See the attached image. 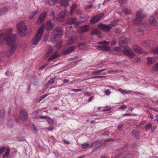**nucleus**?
Here are the masks:
<instances>
[{
	"label": "nucleus",
	"instance_id": "1",
	"mask_svg": "<svg viewBox=\"0 0 158 158\" xmlns=\"http://www.w3.org/2000/svg\"><path fill=\"white\" fill-rule=\"evenodd\" d=\"M5 36L3 38L6 45L10 46L9 52V55L12 54L15 51L17 45L16 43L17 37L15 34H10L12 32V28H10L5 31Z\"/></svg>",
	"mask_w": 158,
	"mask_h": 158
},
{
	"label": "nucleus",
	"instance_id": "2",
	"mask_svg": "<svg viewBox=\"0 0 158 158\" xmlns=\"http://www.w3.org/2000/svg\"><path fill=\"white\" fill-rule=\"evenodd\" d=\"M44 30V26L41 25L31 41V42L32 44L37 45L38 44L42 38Z\"/></svg>",
	"mask_w": 158,
	"mask_h": 158
},
{
	"label": "nucleus",
	"instance_id": "3",
	"mask_svg": "<svg viewBox=\"0 0 158 158\" xmlns=\"http://www.w3.org/2000/svg\"><path fill=\"white\" fill-rule=\"evenodd\" d=\"M18 32L19 35L25 36L27 33V27L24 23L23 21L19 22L17 25Z\"/></svg>",
	"mask_w": 158,
	"mask_h": 158
},
{
	"label": "nucleus",
	"instance_id": "4",
	"mask_svg": "<svg viewBox=\"0 0 158 158\" xmlns=\"http://www.w3.org/2000/svg\"><path fill=\"white\" fill-rule=\"evenodd\" d=\"M137 25L140 27L135 29V31L136 34L138 35L141 36L144 34V30L143 28H146L148 25L145 23H143L142 22H140L138 23Z\"/></svg>",
	"mask_w": 158,
	"mask_h": 158
},
{
	"label": "nucleus",
	"instance_id": "5",
	"mask_svg": "<svg viewBox=\"0 0 158 158\" xmlns=\"http://www.w3.org/2000/svg\"><path fill=\"white\" fill-rule=\"evenodd\" d=\"M62 32L61 28L58 27H55L53 30L52 35L53 38L52 39V41H54V40L59 38L62 35Z\"/></svg>",
	"mask_w": 158,
	"mask_h": 158
},
{
	"label": "nucleus",
	"instance_id": "6",
	"mask_svg": "<svg viewBox=\"0 0 158 158\" xmlns=\"http://www.w3.org/2000/svg\"><path fill=\"white\" fill-rule=\"evenodd\" d=\"M19 115L20 119L22 121H26L28 118L27 112L25 110H21L19 112Z\"/></svg>",
	"mask_w": 158,
	"mask_h": 158
},
{
	"label": "nucleus",
	"instance_id": "7",
	"mask_svg": "<svg viewBox=\"0 0 158 158\" xmlns=\"http://www.w3.org/2000/svg\"><path fill=\"white\" fill-rule=\"evenodd\" d=\"M123 52L125 54L128 56L130 58L133 57L135 56L134 52L128 47H125L123 50Z\"/></svg>",
	"mask_w": 158,
	"mask_h": 158
},
{
	"label": "nucleus",
	"instance_id": "8",
	"mask_svg": "<svg viewBox=\"0 0 158 158\" xmlns=\"http://www.w3.org/2000/svg\"><path fill=\"white\" fill-rule=\"evenodd\" d=\"M104 15V13H103L98 14L91 19L90 22L92 24H94L96 22L98 21Z\"/></svg>",
	"mask_w": 158,
	"mask_h": 158
},
{
	"label": "nucleus",
	"instance_id": "9",
	"mask_svg": "<svg viewBox=\"0 0 158 158\" xmlns=\"http://www.w3.org/2000/svg\"><path fill=\"white\" fill-rule=\"evenodd\" d=\"M112 26L111 25H105L102 23H100L98 25V27L101 30L105 31H108L110 30Z\"/></svg>",
	"mask_w": 158,
	"mask_h": 158
},
{
	"label": "nucleus",
	"instance_id": "10",
	"mask_svg": "<svg viewBox=\"0 0 158 158\" xmlns=\"http://www.w3.org/2000/svg\"><path fill=\"white\" fill-rule=\"evenodd\" d=\"M101 142V140H97L94 142L91 145V146L95 147V148L92 150L93 152L96 151L98 148L102 147Z\"/></svg>",
	"mask_w": 158,
	"mask_h": 158
},
{
	"label": "nucleus",
	"instance_id": "11",
	"mask_svg": "<svg viewBox=\"0 0 158 158\" xmlns=\"http://www.w3.org/2000/svg\"><path fill=\"white\" fill-rule=\"evenodd\" d=\"M128 42V39L124 37H121L119 40V45L120 46H124L127 44Z\"/></svg>",
	"mask_w": 158,
	"mask_h": 158
},
{
	"label": "nucleus",
	"instance_id": "12",
	"mask_svg": "<svg viewBox=\"0 0 158 158\" xmlns=\"http://www.w3.org/2000/svg\"><path fill=\"white\" fill-rule=\"evenodd\" d=\"M39 114L38 112L37 111H35L33 112L31 114L33 115V116L35 118L38 119H46L48 118V116H43V115H38V114Z\"/></svg>",
	"mask_w": 158,
	"mask_h": 158
},
{
	"label": "nucleus",
	"instance_id": "13",
	"mask_svg": "<svg viewBox=\"0 0 158 158\" xmlns=\"http://www.w3.org/2000/svg\"><path fill=\"white\" fill-rule=\"evenodd\" d=\"M46 15V13L45 12H44L38 17L37 19V23H40L42 22L45 19Z\"/></svg>",
	"mask_w": 158,
	"mask_h": 158
},
{
	"label": "nucleus",
	"instance_id": "14",
	"mask_svg": "<svg viewBox=\"0 0 158 158\" xmlns=\"http://www.w3.org/2000/svg\"><path fill=\"white\" fill-rule=\"evenodd\" d=\"M78 40V37L74 36L71 37L67 41V44L68 45H71L76 42Z\"/></svg>",
	"mask_w": 158,
	"mask_h": 158
},
{
	"label": "nucleus",
	"instance_id": "15",
	"mask_svg": "<svg viewBox=\"0 0 158 158\" xmlns=\"http://www.w3.org/2000/svg\"><path fill=\"white\" fill-rule=\"evenodd\" d=\"M46 30L49 31L52 30L54 27L53 23L51 20H48L46 23Z\"/></svg>",
	"mask_w": 158,
	"mask_h": 158
},
{
	"label": "nucleus",
	"instance_id": "16",
	"mask_svg": "<svg viewBox=\"0 0 158 158\" xmlns=\"http://www.w3.org/2000/svg\"><path fill=\"white\" fill-rule=\"evenodd\" d=\"M115 140V139L114 138L107 139L101 140L102 147H104L106 146L107 143L114 141Z\"/></svg>",
	"mask_w": 158,
	"mask_h": 158
},
{
	"label": "nucleus",
	"instance_id": "17",
	"mask_svg": "<svg viewBox=\"0 0 158 158\" xmlns=\"http://www.w3.org/2000/svg\"><path fill=\"white\" fill-rule=\"evenodd\" d=\"M145 17V16L143 15L142 12L141 10L138 11L136 14V18L134 19V22L137 20H140L141 19Z\"/></svg>",
	"mask_w": 158,
	"mask_h": 158
},
{
	"label": "nucleus",
	"instance_id": "18",
	"mask_svg": "<svg viewBox=\"0 0 158 158\" xmlns=\"http://www.w3.org/2000/svg\"><path fill=\"white\" fill-rule=\"evenodd\" d=\"M149 21L150 24L153 25H158V22L155 19L153 16H151L148 19Z\"/></svg>",
	"mask_w": 158,
	"mask_h": 158
},
{
	"label": "nucleus",
	"instance_id": "19",
	"mask_svg": "<svg viewBox=\"0 0 158 158\" xmlns=\"http://www.w3.org/2000/svg\"><path fill=\"white\" fill-rule=\"evenodd\" d=\"M89 29V26L87 25L81 27L80 28L79 31L80 33H84L88 31Z\"/></svg>",
	"mask_w": 158,
	"mask_h": 158
},
{
	"label": "nucleus",
	"instance_id": "20",
	"mask_svg": "<svg viewBox=\"0 0 158 158\" xmlns=\"http://www.w3.org/2000/svg\"><path fill=\"white\" fill-rule=\"evenodd\" d=\"M67 12V10H65L60 13L59 15L60 22H63L64 20V18Z\"/></svg>",
	"mask_w": 158,
	"mask_h": 158
},
{
	"label": "nucleus",
	"instance_id": "21",
	"mask_svg": "<svg viewBox=\"0 0 158 158\" xmlns=\"http://www.w3.org/2000/svg\"><path fill=\"white\" fill-rule=\"evenodd\" d=\"M75 47L74 46L69 47L66 49L64 50L63 51V53L64 54H67L75 50Z\"/></svg>",
	"mask_w": 158,
	"mask_h": 158
},
{
	"label": "nucleus",
	"instance_id": "22",
	"mask_svg": "<svg viewBox=\"0 0 158 158\" xmlns=\"http://www.w3.org/2000/svg\"><path fill=\"white\" fill-rule=\"evenodd\" d=\"M132 135L134 136L135 138L137 139H139L140 136L139 135V131L135 130H132L131 131Z\"/></svg>",
	"mask_w": 158,
	"mask_h": 158
},
{
	"label": "nucleus",
	"instance_id": "23",
	"mask_svg": "<svg viewBox=\"0 0 158 158\" xmlns=\"http://www.w3.org/2000/svg\"><path fill=\"white\" fill-rule=\"evenodd\" d=\"M60 3L62 6L66 7L69 5L68 0H60Z\"/></svg>",
	"mask_w": 158,
	"mask_h": 158
},
{
	"label": "nucleus",
	"instance_id": "24",
	"mask_svg": "<svg viewBox=\"0 0 158 158\" xmlns=\"http://www.w3.org/2000/svg\"><path fill=\"white\" fill-rule=\"evenodd\" d=\"M77 22V20L76 18L71 17L69 18L67 20V22L69 24H73Z\"/></svg>",
	"mask_w": 158,
	"mask_h": 158
},
{
	"label": "nucleus",
	"instance_id": "25",
	"mask_svg": "<svg viewBox=\"0 0 158 158\" xmlns=\"http://www.w3.org/2000/svg\"><path fill=\"white\" fill-rule=\"evenodd\" d=\"M97 48L99 49H102L103 50L107 51L110 50V48L108 45H101L98 46Z\"/></svg>",
	"mask_w": 158,
	"mask_h": 158
},
{
	"label": "nucleus",
	"instance_id": "26",
	"mask_svg": "<svg viewBox=\"0 0 158 158\" xmlns=\"http://www.w3.org/2000/svg\"><path fill=\"white\" fill-rule=\"evenodd\" d=\"M31 82L35 86L37 85L39 83L38 80L36 77H33V78L31 80Z\"/></svg>",
	"mask_w": 158,
	"mask_h": 158
},
{
	"label": "nucleus",
	"instance_id": "27",
	"mask_svg": "<svg viewBox=\"0 0 158 158\" xmlns=\"http://www.w3.org/2000/svg\"><path fill=\"white\" fill-rule=\"evenodd\" d=\"M100 33V31L97 29L93 28L91 32L92 35H96L98 36Z\"/></svg>",
	"mask_w": 158,
	"mask_h": 158
},
{
	"label": "nucleus",
	"instance_id": "28",
	"mask_svg": "<svg viewBox=\"0 0 158 158\" xmlns=\"http://www.w3.org/2000/svg\"><path fill=\"white\" fill-rule=\"evenodd\" d=\"M147 64L150 65L154 62L155 59L153 57H148L147 58Z\"/></svg>",
	"mask_w": 158,
	"mask_h": 158
},
{
	"label": "nucleus",
	"instance_id": "29",
	"mask_svg": "<svg viewBox=\"0 0 158 158\" xmlns=\"http://www.w3.org/2000/svg\"><path fill=\"white\" fill-rule=\"evenodd\" d=\"M122 10L123 12H124L125 14H129L131 13L129 7H123Z\"/></svg>",
	"mask_w": 158,
	"mask_h": 158
},
{
	"label": "nucleus",
	"instance_id": "30",
	"mask_svg": "<svg viewBox=\"0 0 158 158\" xmlns=\"http://www.w3.org/2000/svg\"><path fill=\"white\" fill-rule=\"evenodd\" d=\"M5 111L4 110H0V121L2 120L4 117Z\"/></svg>",
	"mask_w": 158,
	"mask_h": 158
},
{
	"label": "nucleus",
	"instance_id": "31",
	"mask_svg": "<svg viewBox=\"0 0 158 158\" xmlns=\"http://www.w3.org/2000/svg\"><path fill=\"white\" fill-rule=\"evenodd\" d=\"M134 51L136 52L141 53L142 52V49L139 47L137 46H135L133 47Z\"/></svg>",
	"mask_w": 158,
	"mask_h": 158
},
{
	"label": "nucleus",
	"instance_id": "32",
	"mask_svg": "<svg viewBox=\"0 0 158 158\" xmlns=\"http://www.w3.org/2000/svg\"><path fill=\"white\" fill-rule=\"evenodd\" d=\"M58 56V54L57 52H55L51 56L49 59V60H51L56 59Z\"/></svg>",
	"mask_w": 158,
	"mask_h": 158
},
{
	"label": "nucleus",
	"instance_id": "33",
	"mask_svg": "<svg viewBox=\"0 0 158 158\" xmlns=\"http://www.w3.org/2000/svg\"><path fill=\"white\" fill-rule=\"evenodd\" d=\"M85 43H80L78 46V47L79 48V49L80 50H84L85 48Z\"/></svg>",
	"mask_w": 158,
	"mask_h": 158
},
{
	"label": "nucleus",
	"instance_id": "34",
	"mask_svg": "<svg viewBox=\"0 0 158 158\" xmlns=\"http://www.w3.org/2000/svg\"><path fill=\"white\" fill-rule=\"evenodd\" d=\"M118 91L120 92L123 94L125 95L129 93H131V91L128 90V91L124 90L122 89H119Z\"/></svg>",
	"mask_w": 158,
	"mask_h": 158
},
{
	"label": "nucleus",
	"instance_id": "35",
	"mask_svg": "<svg viewBox=\"0 0 158 158\" xmlns=\"http://www.w3.org/2000/svg\"><path fill=\"white\" fill-rule=\"evenodd\" d=\"M151 43L150 40H145L142 43V44L145 46H148Z\"/></svg>",
	"mask_w": 158,
	"mask_h": 158
},
{
	"label": "nucleus",
	"instance_id": "36",
	"mask_svg": "<svg viewBox=\"0 0 158 158\" xmlns=\"http://www.w3.org/2000/svg\"><path fill=\"white\" fill-rule=\"evenodd\" d=\"M7 11V8H4L0 10V16L3 15Z\"/></svg>",
	"mask_w": 158,
	"mask_h": 158
},
{
	"label": "nucleus",
	"instance_id": "37",
	"mask_svg": "<svg viewBox=\"0 0 158 158\" xmlns=\"http://www.w3.org/2000/svg\"><path fill=\"white\" fill-rule=\"evenodd\" d=\"M123 158H133V157L132 154H127L125 155Z\"/></svg>",
	"mask_w": 158,
	"mask_h": 158
},
{
	"label": "nucleus",
	"instance_id": "38",
	"mask_svg": "<svg viewBox=\"0 0 158 158\" xmlns=\"http://www.w3.org/2000/svg\"><path fill=\"white\" fill-rule=\"evenodd\" d=\"M89 146V144L88 143H85L82 144L81 146L82 148H88Z\"/></svg>",
	"mask_w": 158,
	"mask_h": 158
},
{
	"label": "nucleus",
	"instance_id": "39",
	"mask_svg": "<svg viewBox=\"0 0 158 158\" xmlns=\"http://www.w3.org/2000/svg\"><path fill=\"white\" fill-rule=\"evenodd\" d=\"M37 11H35L33 12V13L30 15L29 16V18L30 19H32L37 13Z\"/></svg>",
	"mask_w": 158,
	"mask_h": 158
},
{
	"label": "nucleus",
	"instance_id": "40",
	"mask_svg": "<svg viewBox=\"0 0 158 158\" xmlns=\"http://www.w3.org/2000/svg\"><path fill=\"white\" fill-rule=\"evenodd\" d=\"M152 124L149 123L147 125H146L144 127V128L146 130H149L152 127Z\"/></svg>",
	"mask_w": 158,
	"mask_h": 158
},
{
	"label": "nucleus",
	"instance_id": "41",
	"mask_svg": "<svg viewBox=\"0 0 158 158\" xmlns=\"http://www.w3.org/2000/svg\"><path fill=\"white\" fill-rule=\"evenodd\" d=\"M120 48L118 47H114L112 49V52H119L120 51Z\"/></svg>",
	"mask_w": 158,
	"mask_h": 158
},
{
	"label": "nucleus",
	"instance_id": "42",
	"mask_svg": "<svg viewBox=\"0 0 158 158\" xmlns=\"http://www.w3.org/2000/svg\"><path fill=\"white\" fill-rule=\"evenodd\" d=\"M6 148L4 147L0 148V155H1L5 152Z\"/></svg>",
	"mask_w": 158,
	"mask_h": 158
},
{
	"label": "nucleus",
	"instance_id": "43",
	"mask_svg": "<svg viewBox=\"0 0 158 158\" xmlns=\"http://www.w3.org/2000/svg\"><path fill=\"white\" fill-rule=\"evenodd\" d=\"M54 78L55 77L51 78L48 82L47 85H49L53 83L54 81Z\"/></svg>",
	"mask_w": 158,
	"mask_h": 158
},
{
	"label": "nucleus",
	"instance_id": "44",
	"mask_svg": "<svg viewBox=\"0 0 158 158\" xmlns=\"http://www.w3.org/2000/svg\"><path fill=\"white\" fill-rule=\"evenodd\" d=\"M127 0H118V2L120 5H122L126 2Z\"/></svg>",
	"mask_w": 158,
	"mask_h": 158
},
{
	"label": "nucleus",
	"instance_id": "45",
	"mask_svg": "<svg viewBox=\"0 0 158 158\" xmlns=\"http://www.w3.org/2000/svg\"><path fill=\"white\" fill-rule=\"evenodd\" d=\"M9 153H10L9 149H7L6 151L5 152L4 155L3 157H5L7 156L9 154Z\"/></svg>",
	"mask_w": 158,
	"mask_h": 158
},
{
	"label": "nucleus",
	"instance_id": "46",
	"mask_svg": "<svg viewBox=\"0 0 158 158\" xmlns=\"http://www.w3.org/2000/svg\"><path fill=\"white\" fill-rule=\"evenodd\" d=\"M47 118H48L47 121L49 125H51L53 123V121L51 118H49L48 117Z\"/></svg>",
	"mask_w": 158,
	"mask_h": 158
},
{
	"label": "nucleus",
	"instance_id": "47",
	"mask_svg": "<svg viewBox=\"0 0 158 158\" xmlns=\"http://www.w3.org/2000/svg\"><path fill=\"white\" fill-rule=\"evenodd\" d=\"M101 72L100 70H98L94 71L92 74H94L95 75H99V73Z\"/></svg>",
	"mask_w": 158,
	"mask_h": 158
},
{
	"label": "nucleus",
	"instance_id": "48",
	"mask_svg": "<svg viewBox=\"0 0 158 158\" xmlns=\"http://www.w3.org/2000/svg\"><path fill=\"white\" fill-rule=\"evenodd\" d=\"M153 70L154 71L158 70V63L155 64L152 68Z\"/></svg>",
	"mask_w": 158,
	"mask_h": 158
},
{
	"label": "nucleus",
	"instance_id": "49",
	"mask_svg": "<svg viewBox=\"0 0 158 158\" xmlns=\"http://www.w3.org/2000/svg\"><path fill=\"white\" fill-rule=\"evenodd\" d=\"M52 52V50L51 49L49 50L45 54L46 57H48Z\"/></svg>",
	"mask_w": 158,
	"mask_h": 158
},
{
	"label": "nucleus",
	"instance_id": "50",
	"mask_svg": "<svg viewBox=\"0 0 158 158\" xmlns=\"http://www.w3.org/2000/svg\"><path fill=\"white\" fill-rule=\"evenodd\" d=\"M153 52L156 54H158V48H154L152 49Z\"/></svg>",
	"mask_w": 158,
	"mask_h": 158
},
{
	"label": "nucleus",
	"instance_id": "51",
	"mask_svg": "<svg viewBox=\"0 0 158 158\" xmlns=\"http://www.w3.org/2000/svg\"><path fill=\"white\" fill-rule=\"evenodd\" d=\"M141 60H142L138 57L135 58V62H141Z\"/></svg>",
	"mask_w": 158,
	"mask_h": 158
},
{
	"label": "nucleus",
	"instance_id": "52",
	"mask_svg": "<svg viewBox=\"0 0 158 158\" xmlns=\"http://www.w3.org/2000/svg\"><path fill=\"white\" fill-rule=\"evenodd\" d=\"M48 95L47 94H45L44 95L40 97V98L39 99V101H40L43 99L44 98L46 97Z\"/></svg>",
	"mask_w": 158,
	"mask_h": 158
},
{
	"label": "nucleus",
	"instance_id": "53",
	"mask_svg": "<svg viewBox=\"0 0 158 158\" xmlns=\"http://www.w3.org/2000/svg\"><path fill=\"white\" fill-rule=\"evenodd\" d=\"M77 7V5H76L75 4H73L72 5V6L71 7V10H73V11Z\"/></svg>",
	"mask_w": 158,
	"mask_h": 158
},
{
	"label": "nucleus",
	"instance_id": "54",
	"mask_svg": "<svg viewBox=\"0 0 158 158\" xmlns=\"http://www.w3.org/2000/svg\"><path fill=\"white\" fill-rule=\"evenodd\" d=\"M105 76H95L94 77H93L90 78L89 79H94L95 78H101L102 77H105Z\"/></svg>",
	"mask_w": 158,
	"mask_h": 158
},
{
	"label": "nucleus",
	"instance_id": "55",
	"mask_svg": "<svg viewBox=\"0 0 158 158\" xmlns=\"http://www.w3.org/2000/svg\"><path fill=\"white\" fill-rule=\"evenodd\" d=\"M114 32L115 33H119L121 32V31L119 30H118L117 28H115L114 29Z\"/></svg>",
	"mask_w": 158,
	"mask_h": 158
},
{
	"label": "nucleus",
	"instance_id": "56",
	"mask_svg": "<svg viewBox=\"0 0 158 158\" xmlns=\"http://www.w3.org/2000/svg\"><path fill=\"white\" fill-rule=\"evenodd\" d=\"M123 155V154L122 153H120L118 154L115 157V158H120Z\"/></svg>",
	"mask_w": 158,
	"mask_h": 158
},
{
	"label": "nucleus",
	"instance_id": "57",
	"mask_svg": "<svg viewBox=\"0 0 158 158\" xmlns=\"http://www.w3.org/2000/svg\"><path fill=\"white\" fill-rule=\"evenodd\" d=\"M109 42H107V41H102V42H99L98 43V44H109Z\"/></svg>",
	"mask_w": 158,
	"mask_h": 158
},
{
	"label": "nucleus",
	"instance_id": "58",
	"mask_svg": "<svg viewBox=\"0 0 158 158\" xmlns=\"http://www.w3.org/2000/svg\"><path fill=\"white\" fill-rule=\"evenodd\" d=\"M111 93V92L109 89L106 90V94L107 95H109Z\"/></svg>",
	"mask_w": 158,
	"mask_h": 158
},
{
	"label": "nucleus",
	"instance_id": "59",
	"mask_svg": "<svg viewBox=\"0 0 158 158\" xmlns=\"http://www.w3.org/2000/svg\"><path fill=\"white\" fill-rule=\"evenodd\" d=\"M60 18L59 17H53V20L54 21H60Z\"/></svg>",
	"mask_w": 158,
	"mask_h": 158
},
{
	"label": "nucleus",
	"instance_id": "60",
	"mask_svg": "<svg viewBox=\"0 0 158 158\" xmlns=\"http://www.w3.org/2000/svg\"><path fill=\"white\" fill-rule=\"evenodd\" d=\"M92 7V5H89L87 6L85 8V10H86L87 9H89L91 8Z\"/></svg>",
	"mask_w": 158,
	"mask_h": 158
},
{
	"label": "nucleus",
	"instance_id": "61",
	"mask_svg": "<svg viewBox=\"0 0 158 158\" xmlns=\"http://www.w3.org/2000/svg\"><path fill=\"white\" fill-rule=\"evenodd\" d=\"M123 124H121V125L118 126V131H121L122 129V127H123Z\"/></svg>",
	"mask_w": 158,
	"mask_h": 158
},
{
	"label": "nucleus",
	"instance_id": "62",
	"mask_svg": "<svg viewBox=\"0 0 158 158\" xmlns=\"http://www.w3.org/2000/svg\"><path fill=\"white\" fill-rule=\"evenodd\" d=\"M118 20L117 19H114L112 22V23L113 24H116L118 22Z\"/></svg>",
	"mask_w": 158,
	"mask_h": 158
},
{
	"label": "nucleus",
	"instance_id": "63",
	"mask_svg": "<svg viewBox=\"0 0 158 158\" xmlns=\"http://www.w3.org/2000/svg\"><path fill=\"white\" fill-rule=\"evenodd\" d=\"M48 1L50 5L54 4L53 0H48Z\"/></svg>",
	"mask_w": 158,
	"mask_h": 158
},
{
	"label": "nucleus",
	"instance_id": "64",
	"mask_svg": "<svg viewBox=\"0 0 158 158\" xmlns=\"http://www.w3.org/2000/svg\"><path fill=\"white\" fill-rule=\"evenodd\" d=\"M109 132L108 131H106L102 133V135H109Z\"/></svg>",
	"mask_w": 158,
	"mask_h": 158
}]
</instances>
